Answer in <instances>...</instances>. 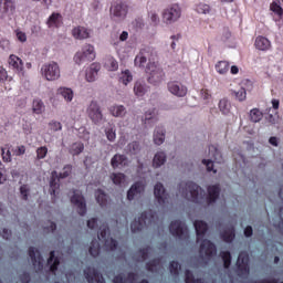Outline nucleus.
<instances>
[{
    "instance_id": "f257e3e1",
    "label": "nucleus",
    "mask_w": 283,
    "mask_h": 283,
    "mask_svg": "<svg viewBox=\"0 0 283 283\" xmlns=\"http://www.w3.org/2000/svg\"><path fill=\"white\" fill-rule=\"evenodd\" d=\"M195 230L197 233V242L202 240L199 248L200 255H205L207 260H211V258L218 253V249L213 242L209 241L208 239H202L205 238L207 231H209V224L202 220H197L195 221Z\"/></svg>"
},
{
    "instance_id": "f03ea898",
    "label": "nucleus",
    "mask_w": 283,
    "mask_h": 283,
    "mask_svg": "<svg viewBox=\"0 0 283 283\" xmlns=\"http://www.w3.org/2000/svg\"><path fill=\"white\" fill-rule=\"evenodd\" d=\"M179 195L181 198L186 200H190V202H200V192H202V188L198 186L193 181H181L178 185Z\"/></svg>"
},
{
    "instance_id": "7ed1b4c3",
    "label": "nucleus",
    "mask_w": 283,
    "mask_h": 283,
    "mask_svg": "<svg viewBox=\"0 0 283 283\" xmlns=\"http://www.w3.org/2000/svg\"><path fill=\"white\" fill-rule=\"evenodd\" d=\"M146 72L149 74L148 83H150V85H159V83L165 81V71H163V67L158 66L156 62H149Z\"/></svg>"
},
{
    "instance_id": "20e7f679",
    "label": "nucleus",
    "mask_w": 283,
    "mask_h": 283,
    "mask_svg": "<svg viewBox=\"0 0 283 283\" xmlns=\"http://www.w3.org/2000/svg\"><path fill=\"white\" fill-rule=\"evenodd\" d=\"M72 174V165H66L63 168L62 172H56V170L52 171L51 174V180H50V193L51 196H56V190L61 187L59 184V180L63 178H69V176Z\"/></svg>"
},
{
    "instance_id": "39448f33",
    "label": "nucleus",
    "mask_w": 283,
    "mask_h": 283,
    "mask_svg": "<svg viewBox=\"0 0 283 283\" xmlns=\"http://www.w3.org/2000/svg\"><path fill=\"white\" fill-rule=\"evenodd\" d=\"M96 59V52L94 51V45L85 44L82 51H78L74 55V61L76 65H83V63H92Z\"/></svg>"
},
{
    "instance_id": "423d86ee",
    "label": "nucleus",
    "mask_w": 283,
    "mask_h": 283,
    "mask_svg": "<svg viewBox=\"0 0 283 283\" xmlns=\"http://www.w3.org/2000/svg\"><path fill=\"white\" fill-rule=\"evenodd\" d=\"M41 74L46 81H59L61 78V67L56 62H49L42 65Z\"/></svg>"
},
{
    "instance_id": "0eeeda50",
    "label": "nucleus",
    "mask_w": 283,
    "mask_h": 283,
    "mask_svg": "<svg viewBox=\"0 0 283 283\" xmlns=\"http://www.w3.org/2000/svg\"><path fill=\"white\" fill-rule=\"evenodd\" d=\"M169 231L171 235H174V238H178V240H189V230L187 229V224L180 220L171 221Z\"/></svg>"
},
{
    "instance_id": "6e6552de",
    "label": "nucleus",
    "mask_w": 283,
    "mask_h": 283,
    "mask_svg": "<svg viewBox=\"0 0 283 283\" xmlns=\"http://www.w3.org/2000/svg\"><path fill=\"white\" fill-rule=\"evenodd\" d=\"M151 220H154V214H151V212H142L140 217L130 223L132 232L138 233V231H143V229L151 224Z\"/></svg>"
},
{
    "instance_id": "1a4fd4ad",
    "label": "nucleus",
    "mask_w": 283,
    "mask_h": 283,
    "mask_svg": "<svg viewBox=\"0 0 283 283\" xmlns=\"http://www.w3.org/2000/svg\"><path fill=\"white\" fill-rule=\"evenodd\" d=\"M180 17H182V9H180V6L178 4H172L166 8L163 12V19L167 23V25L176 23V21H178Z\"/></svg>"
},
{
    "instance_id": "9d476101",
    "label": "nucleus",
    "mask_w": 283,
    "mask_h": 283,
    "mask_svg": "<svg viewBox=\"0 0 283 283\" xmlns=\"http://www.w3.org/2000/svg\"><path fill=\"white\" fill-rule=\"evenodd\" d=\"M71 202L77 208V213L80 216H85L87 213V203H85V197L81 190H74L71 197Z\"/></svg>"
},
{
    "instance_id": "9b49d317",
    "label": "nucleus",
    "mask_w": 283,
    "mask_h": 283,
    "mask_svg": "<svg viewBox=\"0 0 283 283\" xmlns=\"http://www.w3.org/2000/svg\"><path fill=\"white\" fill-rule=\"evenodd\" d=\"M86 112H87L88 118H91V120L95 125H98V123L103 120V111H101V105H98V102L92 101Z\"/></svg>"
},
{
    "instance_id": "f8f14e48",
    "label": "nucleus",
    "mask_w": 283,
    "mask_h": 283,
    "mask_svg": "<svg viewBox=\"0 0 283 283\" xmlns=\"http://www.w3.org/2000/svg\"><path fill=\"white\" fill-rule=\"evenodd\" d=\"M128 8L125 2H115L111 7V14L115 21H123L127 17Z\"/></svg>"
},
{
    "instance_id": "ddd939ff",
    "label": "nucleus",
    "mask_w": 283,
    "mask_h": 283,
    "mask_svg": "<svg viewBox=\"0 0 283 283\" xmlns=\"http://www.w3.org/2000/svg\"><path fill=\"white\" fill-rule=\"evenodd\" d=\"M251 269L249 268V253L240 252L237 260L238 275H249Z\"/></svg>"
},
{
    "instance_id": "4468645a",
    "label": "nucleus",
    "mask_w": 283,
    "mask_h": 283,
    "mask_svg": "<svg viewBox=\"0 0 283 283\" xmlns=\"http://www.w3.org/2000/svg\"><path fill=\"white\" fill-rule=\"evenodd\" d=\"M154 195L160 207H165L167 202H169V193H167V190H165V186H163L161 182L155 185Z\"/></svg>"
},
{
    "instance_id": "2eb2a0df",
    "label": "nucleus",
    "mask_w": 283,
    "mask_h": 283,
    "mask_svg": "<svg viewBox=\"0 0 283 283\" xmlns=\"http://www.w3.org/2000/svg\"><path fill=\"white\" fill-rule=\"evenodd\" d=\"M167 87L168 92H170V94H174V96H178L179 98L187 96V86L182 85V83L178 81L168 82Z\"/></svg>"
},
{
    "instance_id": "dca6fc26",
    "label": "nucleus",
    "mask_w": 283,
    "mask_h": 283,
    "mask_svg": "<svg viewBox=\"0 0 283 283\" xmlns=\"http://www.w3.org/2000/svg\"><path fill=\"white\" fill-rule=\"evenodd\" d=\"M109 231V228H104L101 230L99 235H97L98 240L104 241V247L107 249V251H116L118 249V241L116 239L107 238V233Z\"/></svg>"
},
{
    "instance_id": "f3484780",
    "label": "nucleus",
    "mask_w": 283,
    "mask_h": 283,
    "mask_svg": "<svg viewBox=\"0 0 283 283\" xmlns=\"http://www.w3.org/2000/svg\"><path fill=\"white\" fill-rule=\"evenodd\" d=\"M143 193H145V185L140 181H136L127 191V200H138L142 198Z\"/></svg>"
},
{
    "instance_id": "a211bd4d",
    "label": "nucleus",
    "mask_w": 283,
    "mask_h": 283,
    "mask_svg": "<svg viewBox=\"0 0 283 283\" xmlns=\"http://www.w3.org/2000/svg\"><path fill=\"white\" fill-rule=\"evenodd\" d=\"M85 279L88 283H105L103 274L96 268L88 266L84 270Z\"/></svg>"
},
{
    "instance_id": "6ab92c4d",
    "label": "nucleus",
    "mask_w": 283,
    "mask_h": 283,
    "mask_svg": "<svg viewBox=\"0 0 283 283\" xmlns=\"http://www.w3.org/2000/svg\"><path fill=\"white\" fill-rule=\"evenodd\" d=\"M29 258L31 259L34 269H38V271H43V255H41L39 250H36L34 247H30Z\"/></svg>"
},
{
    "instance_id": "aec40b11",
    "label": "nucleus",
    "mask_w": 283,
    "mask_h": 283,
    "mask_svg": "<svg viewBox=\"0 0 283 283\" xmlns=\"http://www.w3.org/2000/svg\"><path fill=\"white\" fill-rule=\"evenodd\" d=\"M0 11L4 17H12L17 12L14 0H0Z\"/></svg>"
},
{
    "instance_id": "412c9836",
    "label": "nucleus",
    "mask_w": 283,
    "mask_h": 283,
    "mask_svg": "<svg viewBox=\"0 0 283 283\" xmlns=\"http://www.w3.org/2000/svg\"><path fill=\"white\" fill-rule=\"evenodd\" d=\"M150 57H151V49L150 48L142 49L135 57L136 67H145V65H147V60Z\"/></svg>"
},
{
    "instance_id": "4be33fe9",
    "label": "nucleus",
    "mask_w": 283,
    "mask_h": 283,
    "mask_svg": "<svg viewBox=\"0 0 283 283\" xmlns=\"http://www.w3.org/2000/svg\"><path fill=\"white\" fill-rule=\"evenodd\" d=\"M111 166L113 169H123V167L129 166V158L125 155L116 154L111 159Z\"/></svg>"
},
{
    "instance_id": "5701e85b",
    "label": "nucleus",
    "mask_w": 283,
    "mask_h": 283,
    "mask_svg": "<svg viewBox=\"0 0 283 283\" xmlns=\"http://www.w3.org/2000/svg\"><path fill=\"white\" fill-rule=\"evenodd\" d=\"M90 34H92V31L85 27H75L72 30V36H74L75 39L83 41L85 39H90Z\"/></svg>"
},
{
    "instance_id": "b1692460",
    "label": "nucleus",
    "mask_w": 283,
    "mask_h": 283,
    "mask_svg": "<svg viewBox=\"0 0 283 283\" xmlns=\"http://www.w3.org/2000/svg\"><path fill=\"white\" fill-rule=\"evenodd\" d=\"M254 46L261 52H269L271 50V41L265 36L259 35L254 41Z\"/></svg>"
},
{
    "instance_id": "393cba45",
    "label": "nucleus",
    "mask_w": 283,
    "mask_h": 283,
    "mask_svg": "<svg viewBox=\"0 0 283 283\" xmlns=\"http://www.w3.org/2000/svg\"><path fill=\"white\" fill-rule=\"evenodd\" d=\"M218 198H220V186L219 185L209 186L208 198H207L208 205H213V202H216Z\"/></svg>"
},
{
    "instance_id": "a878e982",
    "label": "nucleus",
    "mask_w": 283,
    "mask_h": 283,
    "mask_svg": "<svg viewBox=\"0 0 283 283\" xmlns=\"http://www.w3.org/2000/svg\"><path fill=\"white\" fill-rule=\"evenodd\" d=\"M9 67L14 70L15 72H23V60L21 57L11 54L8 60Z\"/></svg>"
},
{
    "instance_id": "bb28decb",
    "label": "nucleus",
    "mask_w": 283,
    "mask_h": 283,
    "mask_svg": "<svg viewBox=\"0 0 283 283\" xmlns=\"http://www.w3.org/2000/svg\"><path fill=\"white\" fill-rule=\"evenodd\" d=\"M98 72H101V64H91L90 69L86 71V81L88 83H94V81H96V76H98Z\"/></svg>"
},
{
    "instance_id": "cd10ccee",
    "label": "nucleus",
    "mask_w": 283,
    "mask_h": 283,
    "mask_svg": "<svg viewBox=\"0 0 283 283\" xmlns=\"http://www.w3.org/2000/svg\"><path fill=\"white\" fill-rule=\"evenodd\" d=\"M214 70L218 74L224 76V74H228L229 70H231V64L229 63V61H218L214 65Z\"/></svg>"
},
{
    "instance_id": "c85d7f7f",
    "label": "nucleus",
    "mask_w": 283,
    "mask_h": 283,
    "mask_svg": "<svg viewBox=\"0 0 283 283\" xmlns=\"http://www.w3.org/2000/svg\"><path fill=\"white\" fill-rule=\"evenodd\" d=\"M95 200L99 207H107V203L109 202V196H107L103 189H97L95 191Z\"/></svg>"
},
{
    "instance_id": "c756f323",
    "label": "nucleus",
    "mask_w": 283,
    "mask_h": 283,
    "mask_svg": "<svg viewBox=\"0 0 283 283\" xmlns=\"http://www.w3.org/2000/svg\"><path fill=\"white\" fill-rule=\"evenodd\" d=\"M221 239L223 242L231 243L235 240V227L230 226L223 232H221Z\"/></svg>"
},
{
    "instance_id": "7c9ffc66",
    "label": "nucleus",
    "mask_w": 283,
    "mask_h": 283,
    "mask_svg": "<svg viewBox=\"0 0 283 283\" xmlns=\"http://www.w3.org/2000/svg\"><path fill=\"white\" fill-rule=\"evenodd\" d=\"M230 96H232V98H235V101L242 103L243 101H247V88L240 86L238 90H231Z\"/></svg>"
},
{
    "instance_id": "2f4dec72",
    "label": "nucleus",
    "mask_w": 283,
    "mask_h": 283,
    "mask_svg": "<svg viewBox=\"0 0 283 283\" xmlns=\"http://www.w3.org/2000/svg\"><path fill=\"white\" fill-rule=\"evenodd\" d=\"M48 264H51L50 266L51 273L56 274V271H59V264H61V260H59L54 251L50 252Z\"/></svg>"
},
{
    "instance_id": "473e14b6",
    "label": "nucleus",
    "mask_w": 283,
    "mask_h": 283,
    "mask_svg": "<svg viewBox=\"0 0 283 283\" xmlns=\"http://www.w3.org/2000/svg\"><path fill=\"white\" fill-rule=\"evenodd\" d=\"M109 113L115 118H123V116H125V114H127V109L123 105H114V106L109 107Z\"/></svg>"
},
{
    "instance_id": "72a5a7b5",
    "label": "nucleus",
    "mask_w": 283,
    "mask_h": 283,
    "mask_svg": "<svg viewBox=\"0 0 283 283\" xmlns=\"http://www.w3.org/2000/svg\"><path fill=\"white\" fill-rule=\"evenodd\" d=\"M57 94H60V96L63 97L66 103H72L74 98V91H72V88L60 87L57 88Z\"/></svg>"
},
{
    "instance_id": "f704fd0d",
    "label": "nucleus",
    "mask_w": 283,
    "mask_h": 283,
    "mask_svg": "<svg viewBox=\"0 0 283 283\" xmlns=\"http://www.w3.org/2000/svg\"><path fill=\"white\" fill-rule=\"evenodd\" d=\"M154 143L155 145H163L165 143V128L163 126H158L155 129Z\"/></svg>"
},
{
    "instance_id": "c9c22d12",
    "label": "nucleus",
    "mask_w": 283,
    "mask_h": 283,
    "mask_svg": "<svg viewBox=\"0 0 283 283\" xmlns=\"http://www.w3.org/2000/svg\"><path fill=\"white\" fill-rule=\"evenodd\" d=\"M62 15L61 13H52L49 19H48V25L49 28H60L61 27V21Z\"/></svg>"
},
{
    "instance_id": "e433bc0d",
    "label": "nucleus",
    "mask_w": 283,
    "mask_h": 283,
    "mask_svg": "<svg viewBox=\"0 0 283 283\" xmlns=\"http://www.w3.org/2000/svg\"><path fill=\"white\" fill-rule=\"evenodd\" d=\"M165 163H167V155H165L164 151H159L155 155L153 159V167H156V168L163 167Z\"/></svg>"
},
{
    "instance_id": "4c0bfd02",
    "label": "nucleus",
    "mask_w": 283,
    "mask_h": 283,
    "mask_svg": "<svg viewBox=\"0 0 283 283\" xmlns=\"http://www.w3.org/2000/svg\"><path fill=\"white\" fill-rule=\"evenodd\" d=\"M149 87L143 82H136L134 85V93L136 96H145Z\"/></svg>"
},
{
    "instance_id": "58836bf2",
    "label": "nucleus",
    "mask_w": 283,
    "mask_h": 283,
    "mask_svg": "<svg viewBox=\"0 0 283 283\" xmlns=\"http://www.w3.org/2000/svg\"><path fill=\"white\" fill-rule=\"evenodd\" d=\"M88 253L92 258H98V255H101V243H98V240L94 239L91 242Z\"/></svg>"
},
{
    "instance_id": "ea45409f",
    "label": "nucleus",
    "mask_w": 283,
    "mask_h": 283,
    "mask_svg": "<svg viewBox=\"0 0 283 283\" xmlns=\"http://www.w3.org/2000/svg\"><path fill=\"white\" fill-rule=\"evenodd\" d=\"M219 109H220L221 114L227 116L228 114L231 113V102H229V99H227V98L220 99L219 101Z\"/></svg>"
},
{
    "instance_id": "a19ab883",
    "label": "nucleus",
    "mask_w": 283,
    "mask_h": 283,
    "mask_svg": "<svg viewBox=\"0 0 283 283\" xmlns=\"http://www.w3.org/2000/svg\"><path fill=\"white\" fill-rule=\"evenodd\" d=\"M160 264H161L160 258L153 259L146 263V269L147 271H150V273H156V271L160 269Z\"/></svg>"
},
{
    "instance_id": "79ce46f5",
    "label": "nucleus",
    "mask_w": 283,
    "mask_h": 283,
    "mask_svg": "<svg viewBox=\"0 0 283 283\" xmlns=\"http://www.w3.org/2000/svg\"><path fill=\"white\" fill-rule=\"evenodd\" d=\"M118 81L123 85H129V83H132L134 81V76L132 75V72H129V70H126L119 74Z\"/></svg>"
},
{
    "instance_id": "37998d69",
    "label": "nucleus",
    "mask_w": 283,
    "mask_h": 283,
    "mask_svg": "<svg viewBox=\"0 0 283 283\" xmlns=\"http://www.w3.org/2000/svg\"><path fill=\"white\" fill-rule=\"evenodd\" d=\"M32 111L33 114H43V112H45V104H43V101L39 98L33 99Z\"/></svg>"
},
{
    "instance_id": "c03bdc74",
    "label": "nucleus",
    "mask_w": 283,
    "mask_h": 283,
    "mask_svg": "<svg viewBox=\"0 0 283 283\" xmlns=\"http://www.w3.org/2000/svg\"><path fill=\"white\" fill-rule=\"evenodd\" d=\"M264 118V114L259 108H253L250 111V120L252 123H260Z\"/></svg>"
},
{
    "instance_id": "a18cd8bd",
    "label": "nucleus",
    "mask_w": 283,
    "mask_h": 283,
    "mask_svg": "<svg viewBox=\"0 0 283 283\" xmlns=\"http://www.w3.org/2000/svg\"><path fill=\"white\" fill-rule=\"evenodd\" d=\"M209 156L213 158L214 163H222V154L216 146H209Z\"/></svg>"
},
{
    "instance_id": "49530a36",
    "label": "nucleus",
    "mask_w": 283,
    "mask_h": 283,
    "mask_svg": "<svg viewBox=\"0 0 283 283\" xmlns=\"http://www.w3.org/2000/svg\"><path fill=\"white\" fill-rule=\"evenodd\" d=\"M84 149H85V145H83V143L81 142H77L72 144L70 148V154H72V156H78V154H83Z\"/></svg>"
},
{
    "instance_id": "de8ad7c7",
    "label": "nucleus",
    "mask_w": 283,
    "mask_h": 283,
    "mask_svg": "<svg viewBox=\"0 0 283 283\" xmlns=\"http://www.w3.org/2000/svg\"><path fill=\"white\" fill-rule=\"evenodd\" d=\"M127 176H125V174L123 172H113L111 175V179L114 182V185H123V182H125Z\"/></svg>"
},
{
    "instance_id": "09e8293b",
    "label": "nucleus",
    "mask_w": 283,
    "mask_h": 283,
    "mask_svg": "<svg viewBox=\"0 0 283 283\" xmlns=\"http://www.w3.org/2000/svg\"><path fill=\"white\" fill-rule=\"evenodd\" d=\"M185 282L186 283H205L202 279H196V276H193V273L190 270L185 271Z\"/></svg>"
},
{
    "instance_id": "8fccbe9b",
    "label": "nucleus",
    "mask_w": 283,
    "mask_h": 283,
    "mask_svg": "<svg viewBox=\"0 0 283 283\" xmlns=\"http://www.w3.org/2000/svg\"><path fill=\"white\" fill-rule=\"evenodd\" d=\"M196 12L198 14H209L211 12V6L200 2L196 6Z\"/></svg>"
},
{
    "instance_id": "3c124183",
    "label": "nucleus",
    "mask_w": 283,
    "mask_h": 283,
    "mask_svg": "<svg viewBox=\"0 0 283 283\" xmlns=\"http://www.w3.org/2000/svg\"><path fill=\"white\" fill-rule=\"evenodd\" d=\"M220 256L223 260L224 269H229L231 266V252L229 251H221Z\"/></svg>"
},
{
    "instance_id": "603ef678",
    "label": "nucleus",
    "mask_w": 283,
    "mask_h": 283,
    "mask_svg": "<svg viewBox=\"0 0 283 283\" xmlns=\"http://www.w3.org/2000/svg\"><path fill=\"white\" fill-rule=\"evenodd\" d=\"M169 271L171 275L178 277V275H180V263H178L177 261H171L169 264Z\"/></svg>"
},
{
    "instance_id": "864d4df0",
    "label": "nucleus",
    "mask_w": 283,
    "mask_h": 283,
    "mask_svg": "<svg viewBox=\"0 0 283 283\" xmlns=\"http://www.w3.org/2000/svg\"><path fill=\"white\" fill-rule=\"evenodd\" d=\"M127 150L133 156H136V154H138V151H140V144L138 142H132L130 144H128Z\"/></svg>"
},
{
    "instance_id": "5fc2aeb1",
    "label": "nucleus",
    "mask_w": 283,
    "mask_h": 283,
    "mask_svg": "<svg viewBox=\"0 0 283 283\" xmlns=\"http://www.w3.org/2000/svg\"><path fill=\"white\" fill-rule=\"evenodd\" d=\"M149 251H151V247H149V245L138 250L137 253L143 262H145V260H147V258H149Z\"/></svg>"
},
{
    "instance_id": "6e6d98bb",
    "label": "nucleus",
    "mask_w": 283,
    "mask_h": 283,
    "mask_svg": "<svg viewBox=\"0 0 283 283\" xmlns=\"http://www.w3.org/2000/svg\"><path fill=\"white\" fill-rule=\"evenodd\" d=\"M148 19H150L151 25H158V23H160V18L158 17V13H156L155 11H150L148 13Z\"/></svg>"
},
{
    "instance_id": "4d7b16f0",
    "label": "nucleus",
    "mask_w": 283,
    "mask_h": 283,
    "mask_svg": "<svg viewBox=\"0 0 283 283\" xmlns=\"http://www.w3.org/2000/svg\"><path fill=\"white\" fill-rule=\"evenodd\" d=\"M48 156V147L41 146L36 149V158L38 160H43Z\"/></svg>"
},
{
    "instance_id": "13d9d810",
    "label": "nucleus",
    "mask_w": 283,
    "mask_h": 283,
    "mask_svg": "<svg viewBox=\"0 0 283 283\" xmlns=\"http://www.w3.org/2000/svg\"><path fill=\"white\" fill-rule=\"evenodd\" d=\"M49 129H50L51 132H61V129H63V125H62L60 122L52 120V122L49 124Z\"/></svg>"
},
{
    "instance_id": "bf43d9fd",
    "label": "nucleus",
    "mask_w": 283,
    "mask_h": 283,
    "mask_svg": "<svg viewBox=\"0 0 283 283\" xmlns=\"http://www.w3.org/2000/svg\"><path fill=\"white\" fill-rule=\"evenodd\" d=\"M105 134L107 140H109L111 143H114L116 140V130H114V128H107L105 130Z\"/></svg>"
},
{
    "instance_id": "052dcab7",
    "label": "nucleus",
    "mask_w": 283,
    "mask_h": 283,
    "mask_svg": "<svg viewBox=\"0 0 283 283\" xmlns=\"http://www.w3.org/2000/svg\"><path fill=\"white\" fill-rule=\"evenodd\" d=\"M20 193L22 196V200H28V197L30 196V188L28 185H22L20 187Z\"/></svg>"
},
{
    "instance_id": "680f3d73",
    "label": "nucleus",
    "mask_w": 283,
    "mask_h": 283,
    "mask_svg": "<svg viewBox=\"0 0 283 283\" xmlns=\"http://www.w3.org/2000/svg\"><path fill=\"white\" fill-rule=\"evenodd\" d=\"M2 151V160L3 163H11L12 161V154L10 150L6 151V148H1Z\"/></svg>"
},
{
    "instance_id": "e2e57ef3",
    "label": "nucleus",
    "mask_w": 283,
    "mask_h": 283,
    "mask_svg": "<svg viewBox=\"0 0 283 283\" xmlns=\"http://www.w3.org/2000/svg\"><path fill=\"white\" fill-rule=\"evenodd\" d=\"M271 10L275 14H279V17H282V14H283V9H282V7L280 4H277V2H273L271 4Z\"/></svg>"
},
{
    "instance_id": "0e129e2a",
    "label": "nucleus",
    "mask_w": 283,
    "mask_h": 283,
    "mask_svg": "<svg viewBox=\"0 0 283 283\" xmlns=\"http://www.w3.org/2000/svg\"><path fill=\"white\" fill-rule=\"evenodd\" d=\"M202 165H206L207 171H213L214 174H218V170L213 169V160L211 159H203Z\"/></svg>"
},
{
    "instance_id": "69168bd1",
    "label": "nucleus",
    "mask_w": 283,
    "mask_h": 283,
    "mask_svg": "<svg viewBox=\"0 0 283 283\" xmlns=\"http://www.w3.org/2000/svg\"><path fill=\"white\" fill-rule=\"evenodd\" d=\"M200 96L203 101H211V93L207 88L200 91Z\"/></svg>"
},
{
    "instance_id": "338daca9",
    "label": "nucleus",
    "mask_w": 283,
    "mask_h": 283,
    "mask_svg": "<svg viewBox=\"0 0 283 283\" xmlns=\"http://www.w3.org/2000/svg\"><path fill=\"white\" fill-rule=\"evenodd\" d=\"M31 280H32V277L30 276V273L24 272V273L20 274V282L30 283Z\"/></svg>"
},
{
    "instance_id": "774afa93",
    "label": "nucleus",
    "mask_w": 283,
    "mask_h": 283,
    "mask_svg": "<svg viewBox=\"0 0 283 283\" xmlns=\"http://www.w3.org/2000/svg\"><path fill=\"white\" fill-rule=\"evenodd\" d=\"M113 283H127V280H125V277H123L120 274H118V275L114 276Z\"/></svg>"
}]
</instances>
